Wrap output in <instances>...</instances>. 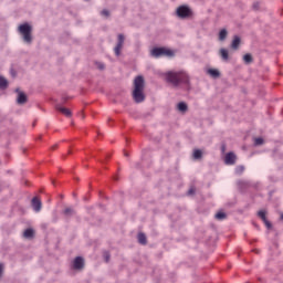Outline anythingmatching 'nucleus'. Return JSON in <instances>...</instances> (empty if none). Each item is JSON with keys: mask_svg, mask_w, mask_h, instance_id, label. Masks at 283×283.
Listing matches in <instances>:
<instances>
[{"mask_svg": "<svg viewBox=\"0 0 283 283\" xmlns=\"http://www.w3.org/2000/svg\"><path fill=\"white\" fill-rule=\"evenodd\" d=\"M18 105H24V103H28V96L23 92H18V98H17Z\"/></svg>", "mask_w": 283, "mask_h": 283, "instance_id": "f8f14e48", "label": "nucleus"}, {"mask_svg": "<svg viewBox=\"0 0 283 283\" xmlns=\"http://www.w3.org/2000/svg\"><path fill=\"white\" fill-rule=\"evenodd\" d=\"M243 62L245 63V65L253 63V55H251V53H247L245 55H243Z\"/></svg>", "mask_w": 283, "mask_h": 283, "instance_id": "2eb2a0df", "label": "nucleus"}, {"mask_svg": "<svg viewBox=\"0 0 283 283\" xmlns=\"http://www.w3.org/2000/svg\"><path fill=\"white\" fill-rule=\"evenodd\" d=\"M133 98L135 103H143L145 101V78L138 75L134 80Z\"/></svg>", "mask_w": 283, "mask_h": 283, "instance_id": "f03ea898", "label": "nucleus"}, {"mask_svg": "<svg viewBox=\"0 0 283 283\" xmlns=\"http://www.w3.org/2000/svg\"><path fill=\"white\" fill-rule=\"evenodd\" d=\"M258 216H259V218H261V220H263L265 227H266L268 229H271L272 226H271V223L269 222V220L266 219V211L260 210V211L258 212Z\"/></svg>", "mask_w": 283, "mask_h": 283, "instance_id": "9b49d317", "label": "nucleus"}, {"mask_svg": "<svg viewBox=\"0 0 283 283\" xmlns=\"http://www.w3.org/2000/svg\"><path fill=\"white\" fill-rule=\"evenodd\" d=\"M138 242L139 244H147V237L145 235V233L138 234Z\"/></svg>", "mask_w": 283, "mask_h": 283, "instance_id": "412c9836", "label": "nucleus"}, {"mask_svg": "<svg viewBox=\"0 0 283 283\" xmlns=\"http://www.w3.org/2000/svg\"><path fill=\"white\" fill-rule=\"evenodd\" d=\"M177 109H178L179 112L185 113V112H187V109H189V106H187V103L180 102V103L177 105Z\"/></svg>", "mask_w": 283, "mask_h": 283, "instance_id": "a211bd4d", "label": "nucleus"}, {"mask_svg": "<svg viewBox=\"0 0 283 283\" xmlns=\"http://www.w3.org/2000/svg\"><path fill=\"white\" fill-rule=\"evenodd\" d=\"M232 50H238L240 48V36L235 35L231 43Z\"/></svg>", "mask_w": 283, "mask_h": 283, "instance_id": "ddd939ff", "label": "nucleus"}, {"mask_svg": "<svg viewBox=\"0 0 283 283\" xmlns=\"http://www.w3.org/2000/svg\"><path fill=\"white\" fill-rule=\"evenodd\" d=\"M220 55L223 59V61H229V51L227 49H221Z\"/></svg>", "mask_w": 283, "mask_h": 283, "instance_id": "6ab92c4d", "label": "nucleus"}, {"mask_svg": "<svg viewBox=\"0 0 283 283\" xmlns=\"http://www.w3.org/2000/svg\"><path fill=\"white\" fill-rule=\"evenodd\" d=\"M74 213H76L72 208H65L63 210V216H65V218H72V216H74Z\"/></svg>", "mask_w": 283, "mask_h": 283, "instance_id": "dca6fc26", "label": "nucleus"}, {"mask_svg": "<svg viewBox=\"0 0 283 283\" xmlns=\"http://www.w3.org/2000/svg\"><path fill=\"white\" fill-rule=\"evenodd\" d=\"M193 158H195V160H200V158H202V150L196 149L193 151Z\"/></svg>", "mask_w": 283, "mask_h": 283, "instance_id": "4be33fe9", "label": "nucleus"}, {"mask_svg": "<svg viewBox=\"0 0 283 283\" xmlns=\"http://www.w3.org/2000/svg\"><path fill=\"white\" fill-rule=\"evenodd\" d=\"M208 74L212 76V78H218L220 76V71H218V69H209Z\"/></svg>", "mask_w": 283, "mask_h": 283, "instance_id": "4468645a", "label": "nucleus"}, {"mask_svg": "<svg viewBox=\"0 0 283 283\" xmlns=\"http://www.w3.org/2000/svg\"><path fill=\"white\" fill-rule=\"evenodd\" d=\"M102 17H109V11L107 9H104L102 12H101Z\"/></svg>", "mask_w": 283, "mask_h": 283, "instance_id": "bb28decb", "label": "nucleus"}, {"mask_svg": "<svg viewBox=\"0 0 283 283\" xmlns=\"http://www.w3.org/2000/svg\"><path fill=\"white\" fill-rule=\"evenodd\" d=\"M124 45H125V35L123 33H119L117 35V44L114 48L115 56L120 55V51L123 50Z\"/></svg>", "mask_w": 283, "mask_h": 283, "instance_id": "423d86ee", "label": "nucleus"}, {"mask_svg": "<svg viewBox=\"0 0 283 283\" xmlns=\"http://www.w3.org/2000/svg\"><path fill=\"white\" fill-rule=\"evenodd\" d=\"M31 207H32L33 211H35V213H39V211H41V209H42V203H41V201L39 200V198L34 197V198L31 200Z\"/></svg>", "mask_w": 283, "mask_h": 283, "instance_id": "0eeeda50", "label": "nucleus"}, {"mask_svg": "<svg viewBox=\"0 0 283 283\" xmlns=\"http://www.w3.org/2000/svg\"><path fill=\"white\" fill-rule=\"evenodd\" d=\"M55 108L57 109V112H60L64 116H67V117L72 116V111H70V108L63 107L61 104H57Z\"/></svg>", "mask_w": 283, "mask_h": 283, "instance_id": "9d476101", "label": "nucleus"}, {"mask_svg": "<svg viewBox=\"0 0 283 283\" xmlns=\"http://www.w3.org/2000/svg\"><path fill=\"white\" fill-rule=\"evenodd\" d=\"M176 14L179 19H189V17H192L193 11L187 6H180L176 10Z\"/></svg>", "mask_w": 283, "mask_h": 283, "instance_id": "39448f33", "label": "nucleus"}, {"mask_svg": "<svg viewBox=\"0 0 283 283\" xmlns=\"http://www.w3.org/2000/svg\"><path fill=\"white\" fill-rule=\"evenodd\" d=\"M193 193H196V188H190L188 195L193 196Z\"/></svg>", "mask_w": 283, "mask_h": 283, "instance_id": "cd10ccee", "label": "nucleus"}, {"mask_svg": "<svg viewBox=\"0 0 283 283\" xmlns=\"http://www.w3.org/2000/svg\"><path fill=\"white\" fill-rule=\"evenodd\" d=\"M235 160H237L235 154L228 153L226 155V158H224L226 165H235Z\"/></svg>", "mask_w": 283, "mask_h": 283, "instance_id": "6e6552de", "label": "nucleus"}, {"mask_svg": "<svg viewBox=\"0 0 283 283\" xmlns=\"http://www.w3.org/2000/svg\"><path fill=\"white\" fill-rule=\"evenodd\" d=\"M227 29H223L219 32V41H224L227 39Z\"/></svg>", "mask_w": 283, "mask_h": 283, "instance_id": "5701e85b", "label": "nucleus"}, {"mask_svg": "<svg viewBox=\"0 0 283 283\" xmlns=\"http://www.w3.org/2000/svg\"><path fill=\"white\" fill-rule=\"evenodd\" d=\"M224 218H227V213H224V212H218L216 214L217 220H224Z\"/></svg>", "mask_w": 283, "mask_h": 283, "instance_id": "393cba45", "label": "nucleus"}, {"mask_svg": "<svg viewBox=\"0 0 283 283\" xmlns=\"http://www.w3.org/2000/svg\"><path fill=\"white\" fill-rule=\"evenodd\" d=\"M151 56L155 59H160V56H167L168 59H171L176 56V51L167 48H154L150 51Z\"/></svg>", "mask_w": 283, "mask_h": 283, "instance_id": "20e7f679", "label": "nucleus"}, {"mask_svg": "<svg viewBox=\"0 0 283 283\" xmlns=\"http://www.w3.org/2000/svg\"><path fill=\"white\" fill-rule=\"evenodd\" d=\"M18 32L22 35L24 43H32V25L29 23L20 24L18 28Z\"/></svg>", "mask_w": 283, "mask_h": 283, "instance_id": "7ed1b4c3", "label": "nucleus"}, {"mask_svg": "<svg viewBox=\"0 0 283 283\" xmlns=\"http://www.w3.org/2000/svg\"><path fill=\"white\" fill-rule=\"evenodd\" d=\"M97 67H98L99 70H105V64L98 63V64H97Z\"/></svg>", "mask_w": 283, "mask_h": 283, "instance_id": "c756f323", "label": "nucleus"}, {"mask_svg": "<svg viewBox=\"0 0 283 283\" xmlns=\"http://www.w3.org/2000/svg\"><path fill=\"white\" fill-rule=\"evenodd\" d=\"M8 87V80L6 77L0 76V90H6Z\"/></svg>", "mask_w": 283, "mask_h": 283, "instance_id": "aec40b11", "label": "nucleus"}, {"mask_svg": "<svg viewBox=\"0 0 283 283\" xmlns=\"http://www.w3.org/2000/svg\"><path fill=\"white\" fill-rule=\"evenodd\" d=\"M244 172V166H238L235 168V174L240 175V174H243Z\"/></svg>", "mask_w": 283, "mask_h": 283, "instance_id": "a878e982", "label": "nucleus"}, {"mask_svg": "<svg viewBox=\"0 0 283 283\" xmlns=\"http://www.w3.org/2000/svg\"><path fill=\"white\" fill-rule=\"evenodd\" d=\"M166 81L167 83H171L174 87H178V85H189V75L185 72H174L170 71L166 73Z\"/></svg>", "mask_w": 283, "mask_h": 283, "instance_id": "f257e3e1", "label": "nucleus"}, {"mask_svg": "<svg viewBox=\"0 0 283 283\" xmlns=\"http://www.w3.org/2000/svg\"><path fill=\"white\" fill-rule=\"evenodd\" d=\"M3 273V264L0 263V277H1V274Z\"/></svg>", "mask_w": 283, "mask_h": 283, "instance_id": "7c9ffc66", "label": "nucleus"}, {"mask_svg": "<svg viewBox=\"0 0 283 283\" xmlns=\"http://www.w3.org/2000/svg\"><path fill=\"white\" fill-rule=\"evenodd\" d=\"M104 259H105V262H109V253L106 252V253L104 254Z\"/></svg>", "mask_w": 283, "mask_h": 283, "instance_id": "c85d7f7f", "label": "nucleus"}, {"mask_svg": "<svg viewBox=\"0 0 283 283\" xmlns=\"http://www.w3.org/2000/svg\"><path fill=\"white\" fill-rule=\"evenodd\" d=\"M254 145L258 147L260 145H264V139L262 137H258L254 139Z\"/></svg>", "mask_w": 283, "mask_h": 283, "instance_id": "b1692460", "label": "nucleus"}, {"mask_svg": "<svg viewBox=\"0 0 283 283\" xmlns=\"http://www.w3.org/2000/svg\"><path fill=\"white\" fill-rule=\"evenodd\" d=\"M23 237L27 238L28 240L34 238V230L33 229H27L23 232Z\"/></svg>", "mask_w": 283, "mask_h": 283, "instance_id": "f3484780", "label": "nucleus"}, {"mask_svg": "<svg viewBox=\"0 0 283 283\" xmlns=\"http://www.w3.org/2000/svg\"><path fill=\"white\" fill-rule=\"evenodd\" d=\"M84 264H85V261L81 256H76L75 260L73 261V268L75 270L83 269Z\"/></svg>", "mask_w": 283, "mask_h": 283, "instance_id": "1a4fd4ad", "label": "nucleus"}]
</instances>
